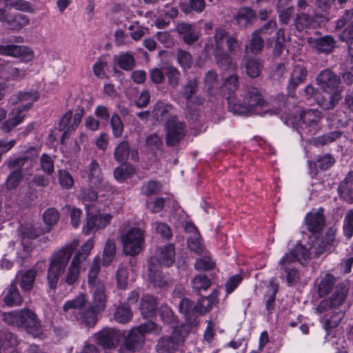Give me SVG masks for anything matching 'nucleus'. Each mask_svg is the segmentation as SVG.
<instances>
[{
	"instance_id": "obj_50",
	"label": "nucleus",
	"mask_w": 353,
	"mask_h": 353,
	"mask_svg": "<svg viewBox=\"0 0 353 353\" xmlns=\"http://www.w3.org/2000/svg\"><path fill=\"white\" fill-rule=\"evenodd\" d=\"M335 0H315L316 8L322 12L321 14H315L316 19H322L321 21H327L329 20V11L332 3Z\"/></svg>"
},
{
	"instance_id": "obj_56",
	"label": "nucleus",
	"mask_w": 353,
	"mask_h": 353,
	"mask_svg": "<svg viewBox=\"0 0 353 353\" xmlns=\"http://www.w3.org/2000/svg\"><path fill=\"white\" fill-rule=\"evenodd\" d=\"M130 146L127 141L121 142L115 148L114 156L119 163H125L129 157Z\"/></svg>"
},
{
	"instance_id": "obj_28",
	"label": "nucleus",
	"mask_w": 353,
	"mask_h": 353,
	"mask_svg": "<svg viewBox=\"0 0 353 353\" xmlns=\"http://www.w3.org/2000/svg\"><path fill=\"white\" fill-rule=\"evenodd\" d=\"M145 336L139 330L132 328L125 340V349L130 352L137 351L142 347Z\"/></svg>"
},
{
	"instance_id": "obj_2",
	"label": "nucleus",
	"mask_w": 353,
	"mask_h": 353,
	"mask_svg": "<svg viewBox=\"0 0 353 353\" xmlns=\"http://www.w3.org/2000/svg\"><path fill=\"white\" fill-rule=\"evenodd\" d=\"M79 245V241L73 240L59 250L54 251L49 259L47 280L50 288L57 287L60 275L65 271L68 262Z\"/></svg>"
},
{
	"instance_id": "obj_26",
	"label": "nucleus",
	"mask_w": 353,
	"mask_h": 353,
	"mask_svg": "<svg viewBox=\"0 0 353 353\" xmlns=\"http://www.w3.org/2000/svg\"><path fill=\"white\" fill-rule=\"evenodd\" d=\"M218 302V293L214 290L208 296L200 298L194 305V310L199 314L203 315L209 312L212 307Z\"/></svg>"
},
{
	"instance_id": "obj_31",
	"label": "nucleus",
	"mask_w": 353,
	"mask_h": 353,
	"mask_svg": "<svg viewBox=\"0 0 353 353\" xmlns=\"http://www.w3.org/2000/svg\"><path fill=\"white\" fill-rule=\"evenodd\" d=\"M307 70L303 65L297 64L291 75V79L288 85L289 94H294V91L296 88L301 83H303L307 77Z\"/></svg>"
},
{
	"instance_id": "obj_64",
	"label": "nucleus",
	"mask_w": 353,
	"mask_h": 353,
	"mask_svg": "<svg viewBox=\"0 0 353 353\" xmlns=\"http://www.w3.org/2000/svg\"><path fill=\"white\" fill-rule=\"evenodd\" d=\"M343 232L347 239H350L353 236V210H348L345 216Z\"/></svg>"
},
{
	"instance_id": "obj_38",
	"label": "nucleus",
	"mask_w": 353,
	"mask_h": 353,
	"mask_svg": "<svg viewBox=\"0 0 353 353\" xmlns=\"http://www.w3.org/2000/svg\"><path fill=\"white\" fill-rule=\"evenodd\" d=\"M203 88L210 94H214L218 87V75L214 70L208 71L203 77Z\"/></svg>"
},
{
	"instance_id": "obj_4",
	"label": "nucleus",
	"mask_w": 353,
	"mask_h": 353,
	"mask_svg": "<svg viewBox=\"0 0 353 353\" xmlns=\"http://www.w3.org/2000/svg\"><path fill=\"white\" fill-rule=\"evenodd\" d=\"M119 234L125 254L136 256L141 252L145 243V232L143 229L136 225H123Z\"/></svg>"
},
{
	"instance_id": "obj_15",
	"label": "nucleus",
	"mask_w": 353,
	"mask_h": 353,
	"mask_svg": "<svg viewBox=\"0 0 353 353\" xmlns=\"http://www.w3.org/2000/svg\"><path fill=\"white\" fill-rule=\"evenodd\" d=\"M301 120L303 125L306 133L314 134L320 128V121L322 118L321 112L318 110L308 109L303 111L300 114Z\"/></svg>"
},
{
	"instance_id": "obj_22",
	"label": "nucleus",
	"mask_w": 353,
	"mask_h": 353,
	"mask_svg": "<svg viewBox=\"0 0 353 353\" xmlns=\"http://www.w3.org/2000/svg\"><path fill=\"white\" fill-rule=\"evenodd\" d=\"M86 301L85 294L81 293L74 299L65 301L63 305V310L66 315H74L76 319L79 320L76 314L77 312L79 314L82 311L81 310L85 306Z\"/></svg>"
},
{
	"instance_id": "obj_58",
	"label": "nucleus",
	"mask_w": 353,
	"mask_h": 353,
	"mask_svg": "<svg viewBox=\"0 0 353 353\" xmlns=\"http://www.w3.org/2000/svg\"><path fill=\"white\" fill-rule=\"evenodd\" d=\"M331 316L325 322V329L329 330L336 327L344 317V312L341 310H330Z\"/></svg>"
},
{
	"instance_id": "obj_25",
	"label": "nucleus",
	"mask_w": 353,
	"mask_h": 353,
	"mask_svg": "<svg viewBox=\"0 0 353 353\" xmlns=\"http://www.w3.org/2000/svg\"><path fill=\"white\" fill-rule=\"evenodd\" d=\"M92 293V306L98 312L103 311L106 305L107 296L104 284H97L94 287H91Z\"/></svg>"
},
{
	"instance_id": "obj_1",
	"label": "nucleus",
	"mask_w": 353,
	"mask_h": 353,
	"mask_svg": "<svg viewBox=\"0 0 353 353\" xmlns=\"http://www.w3.org/2000/svg\"><path fill=\"white\" fill-rule=\"evenodd\" d=\"M228 110L239 115H251L257 112L259 108H264L265 101L259 90L253 86L247 85L241 94V98L235 96L228 97Z\"/></svg>"
},
{
	"instance_id": "obj_23",
	"label": "nucleus",
	"mask_w": 353,
	"mask_h": 353,
	"mask_svg": "<svg viewBox=\"0 0 353 353\" xmlns=\"http://www.w3.org/2000/svg\"><path fill=\"white\" fill-rule=\"evenodd\" d=\"M88 176L92 183L97 188L105 189L107 191L111 190L110 185L104 181L101 174V170L99 163L96 161H92L88 166Z\"/></svg>"
},
{
	"instance_id": "obj_57",
	"label": "nucleus",
	"mask_w": 353,
	"mask_h": 353,
	"mask_svg": "<svg viewBox=\"0 0 353 353\" xmlns=\"http://www.w3.org/2000/svg\"><path fill=\"white\" fill-rule=\"evenodd\" d=\"M116 252V245L113 241L108 239L103 252V264L105 266L109 265L112 261Z\"/></svg>"
},
{
	"instance_id": "obj_10",
	"label": "nucleus",
	"mask_w": 353,
	"mask_h": 353,
	"mask_svg": "<svg viewBox=\"0 0 353 353\" xmlns=\"http://www.w3.org/2000/svg\"><path fill=\"white\" fill-rule=\"evenodd\" d=\"M112 218V216L110 214L93 213L88 209L86 221L83 226V232L88 235L104 229L110 224Z\"/></svg>"
},
{
	"instance_id": "obj_30",
	"label": "nucleus",
	"mask_w": 353,
	"mask_h": 353,
	"mask_svg": "<svg viewBox=\"0 0 353 353\" xmlns=\"http://www.w3.org/2000/svg\"><path fill=\"white\" fill-rule=\"evenodd\" d=\"M336 231L334 228H330L326 231V233L322 239L318 248H314L312 252H314L316 256L321 254L323 252L330 250L331 248L334 245L336 241Z\"/></svg>"
},
{
	"instance_id": "obj_35",
	"label": "nucleus",
	"mask_w": 353,
	"mask_h": 353,
	"mask_svg": "<svg viewBox=\"0 0 353 353\" xmlns=\"http://www.w3.org/2000/svg\"><path fill=\"white\" fill-rule=\"evenodd\" d=\"M314 22L313 17L307 13L297 12L294 19L295 28L301 32L310 29Z\"/></svg>"
},
{
	"instance_id": "obj_12",
	"label": "nucleus",
	"mask_w": 353,
	"mask_h": 353,
	"mask_svg": "<svg viewBox=\"0 0 353 353\" xmlns=\"http://www.w3.org/2000/svg\"><path fill=\"white\" fill-rule=\"evenodd\" d=\"M347 294L345 286H337L330 299L321 301L316 307L320 313L330 311V310H340L339 307L344 303Z\"/></svg>"
},
{
	"instance_id": "obj_17",
	"label": "nucleus",
	"mask_w": 353,
	"mask_h": 353,
	"mask_svg": "<svg viewBox=\"0 0 353 353\" xmlns=\"http://www.w3.org/2000/svg\"><path fill=\"white\" fill-rule=\"evenodd\" d=\"M93 247V239H88L76 252L70 263V265L80 271H85L86 269L87 259Z\"/></svg>"
},
{
	"instance_id": "obj_16",
	"label": "nucleus",
	"mask_w": 353,
	"mask_h": 353,
	"mask_svg": "<svg viewBox=\"0 0 353 353\" xmlns=\"http://www.w3.org/2000/svg\"><path fill=\"white\" fill-rule=\"evenodd\" d=\"M290 256L284 255L279 262V267L285 272L288 285L292 286L299 281L300 274Z\"/></svg>"
},
{
	"instance_id": "obj_9",
	"label": "nucleus",
	"mask_w": 353,
	"mask_h": 353,
	"mask_svg": "<svg viewBox=\"0 0 353 353\" xmlns=\"http://www.w3.org/2000/svg\"><path fill=\"white\" fill-rule=\"evenodd\" d=\"M214 43L213 49L224 50V44H226L227 52L235 54L241 49V43L238 40L236 34H230L227 30L221 28L215 29L214 36Z\"/></svg>"
},
{
	"instance_id": "obj_18",
	"label": "nucleus",
	"mask_w": 353,
	"mask_h": 353,
	"mask_svg": "<svg viewBox=\"0 0 353 353\" xmlns=\"http://www.w3.org/2000/svg\"><path fill=\"white\" fill-rule=\"evenodd\" d=\"M306 42L312 49L325 53L331 52L335 46V41L330 36L319 37L316 34L307 37Z\"/></svg>"
},
{
	"instance_id": "obj_6",
	"label": "nucleus",
	"mask_w": 353,
	"mask_h": 353,
	"mask_svg": "<svg viewBox=\"0 0 353 353\" xmlns=\"http://www.w3.org/2000/svg\"><path fill=\"white\" fill-rule=\"evenodd\" d=\"M199 84L198 77H190L182 85L180 90V94L186 100L187 110L192 119L198 114V107L204 101L203 97L195 96L199 90Z\"/></svg>"
},
{
	"instance_id": "obj_34",
	"label": "nucleus",
	"mask_w": 353,
	"mask_h": 353,
	"mask_svg": "<svg viewBox=\"0 0 353 353\" xmlns=\"http://www.w3.org/2000/svg\"><path fill=\"white\" fill-rule=\"evenodd\" d=\"M37 271L35 269H30L19 273L20 276L19 286L23 291H30L32 289Z\"/></svg>"
},
{
	"instance_id": "obj_54",
	"label": "nucleus",
	"mask_w": 353,
	"mask_h": 353,
	"mask_svg": "<svg viewBox=\"0 0 353 353\" xmlns=\"http://www.w3.org/2000/svg\"><path fill=\"white\" fill-rule=\"evenodd\" d=\"M38 170L47 176H52L54 172V161L52 157L47 154H43L40 157Z\"/></svg>"
},
{
	"instance_id": "obj_24",
	"label": "nucleus",
	"mask_w": 353,
	"mask_h": 353,
	"mask_svg": "<svg viewBox=\"0 0 353 353\" xmlns=\"http://www.w3.org/2000/svg\"><path fill=\"white\" fill-rule=\"evenodd\" d=\"M305 224L307 230L316 233L323 230L325 226V217L321 212H311L305 217Z\"/></svg>"
},
{
	"instance_id": "obj_36",
	"label": "nucleus",
	"mask_w": 353,
	"mask_h": 353,
	"mask_svg": "<svg viewBox=\"0 0 353 353\" xmlns=\"http://www.w3.org/2000/svg\"><path fill=\"white\" fill-rule=\"evenodd\" d=\"M264 47V41L259 32L254 31L251 34V39L245 46V50H250L253 54L261 52Z\"/></svg>"
},
{
	"instance_id": "obj_62",
	"label": "nucleus",
	"mask_w": 353,
	"mask_h": 353,
	"mask_svg": "<svg viewBox=\"0 0 353 353\" xmlns=\"http://www.w3.org/2000/svg\"><path fill=\"white\" fill-rule=\"evenodd\" d=\"M116 281L117 288L119 289H125L128 282V269L126 266L121 265L116 272Z\"/></svg>"
},
{
	"instance_id": "obj_8",
	"label": "nucleus",
	"mask_w": 353,
	"mask_h": 353,
	"mask_svg": "<svg viewBox=\"0 0 353 353\" xmlns=\"http://www.w3.org/2000/svg\"><path fill=\"white\" fill-rule=\"evenodd\" d=\"M187 333L183 330L176 328L170 336L160 338L156 345L158 353H174L184 342Z\"/></svg>"
},
{
	"instance_id": "obj_5",
	"label": "nucleus",
	"mask_w": 353,
	"mask_h": 353,
	"mask_svg": "<svg viewBox=\"0 0 353 353\" xmlns=\"http://www.w3.org/2000/svg\"><path fill=\"white\" fill-rule=\"evenodd\" d=\"M3 320L12 326L24 327L28 333L35 337L41 335L43 332L37 315L30 310L4 313Z\"/></svg>"
},
{
	"instance_id": "obj_49",
	"label": "nucleus",
	"mask_w": 353,
	"mask_h": 353,
	"mask_svg": "<svg viewBox=\"0 0 353 353\" xmlns=\"http://www.w3.org/2000/svg\"><path fill=\"white\" fill-rule=\"evenodd\" d=\"M245 67L247 74L250 77L255 78L260 75L263 69V64L259 59L250 58L246 60Z\"/></svg>"
},
{
	"instance_id": "obj_32",
	"label": "nucleus",
	"mask_w": 353,
	"mask_h": 353,
	"mask_svg": "<svg viewBox=\"0 0 353 353\" xmlns=\"http://www.w3.org/2000/svg\"><path fill=\"white\" fill-rule=\"evenodd\" d=\"M157 303L156 299L150 294L143 296L140 304V310L144 318L153 316L157 312Z\"/></svg>"
},
{
	"instance_id": "obj_40",
	"label": "nucleus",
	"mask_w": 353,
	"mask_h": 353,
	"mask_svg": "<svg viewBox=\"0 0 353 353\" xmlns=\"http://www.w3.org/2000/svg\"><path fill=\"white\" fill-rule=\"evenodd\" d=\"M1 72L6 79L12 80L21 79L28 74L26 69L14 67L9 64L4 66Z\"/></svg>"
},
{
	"instance_id": "obj_27",
	"label": "nucleus",
	"mask_w": 353,
	"mask_h": 353,
	"mask_svg": "<svg viewBox=\"0 0 353 353\" xmlns=\"http://www.w3.org/2000/svg\"><path fill=\"white\" fill-rule=\"evenodd\" d=\"M312 252L301 244L297 243L295 247L285 255H290L292 262H299L304 265L307 263L311 259Z\"/></svg>"
},
{
	"instance_id": "obj_46",
	"label": "nucleus",
	"mask_w": 353,
	"mask_h": 353,
	"mask_svg": "<svg viewBox=\"0 0 353 353\" xmlns=\"http://www.w3.org/2000/svg\"><path fill=\"white\" fill-rule=\"evenodd\" d=\"M172 108L171 104L157 101L153 107L152 116L157 121H161Z\"/></svg>"
},
{
	"instance_id": "obj_42",
	"label": "nucleus",
	"mask_w": 353,
	"mask_h": 353,
	"mask_svg": "<svg viewBox=\"0 0 353 353\" xmlns=\"http://www.w3.org/2000/svg\"><path fill=\"white\" fill-rule=\"evenodd\" d=\"M3 301L6 305L10 307L19 305L22 303V298L16 285H10Z\"/></svg>"
},
{
	"instance_id": "obj_61",
	"label": "nucleus",
	"mask_w": 353,
	"mask_h": 353,
	"mask_svg": "<svg viewBox=\"0 0 353 353\" xmlns=\"http://www.w3.org/2000/svg\"><path fill=\"white\" fill-rule=\"evenodd\" d=\"M23 179V173L21 170H14L8 176L6 181V187L8 190H14L18 187Z\"/></svg>"
},
{
	"instance_id": "obj_3",
	"label": "nucleus",
	"mask_w": 353,
	"mask_h": 353,
	"mask_svg": "<svg viewBox=\"0 0 353 353\" xmlns=\"http://www.w3.org/2000/svg\"><path fill=\"white\" fill-rule=\"evenodd\" d=\"M316 81L323 91L328 94L327 97L323 96L318 99L319 105L324 110L333 109L341 98V90H339L340 77L332 70L325 69L318 74Z\"/></svg>"
},
{
	"instance_id": "obj_51",
	"label": "nucleus",
	"mask_w": 353,
	"mask_h": 353,
	"mask_svg": "<svg viewBox=\"0 0 353 353\" xmlns=\"http://www.w3.org/2000/svg\"><path fill=\"white\" fill-rule=\"evenodd\" d=\"M168 85L173 88L178 87L181 80V72L175 67L170 65L164 68Z\"/></svg>"
},
{
	"instance_id": "obj_29",
	"label": "nucleus",
	"mask_w": 353,
	"mask_h": 353,
	"mask_svg": "<svg viewBox=\"0 0 353 353\" xmlns=\"http://www.w3.org/2000/svg\"><path fill=\"white\" fill-rule=\"evenodd\" d=\"M50 231V228H44L40 225L26 224L21 226L20 236L23 239H35L40 235Z\"/></svg>"
},
{
	"instance_id": "obj_55",
	"label": "nucleus",
	"mask_w": 353,
	"mask_h": 353,
	"mask_svg": "<svg viewBox=\"0 0 353 353\" xmlns=\"http://www.w3.org/2000/svg\"><path fill=\"white\" fill-rule=\"evenodd\" d=\"M134 172L135 170L132 165L125 164L114 170V176L117 181L123 182L131 177Z\"/></svg>"
},
{
	"instance_id": "obj_47",
	"label": "nucleus",
	"mask_w": 353,
	"mask_h": 353,
	"mask_svg": "<svg viewBox=\"0 0 353 353\" xmlns=\"http://www.w3.org/2000/svg\"><path fill=\"white\" fill-rule=\"evenodd\" d=\"M335 285V278L331 274H326L321 280L319 288L318 294L319 296L323 297L328 294L333 289Z\"/></svg>"
},
{
	"instance_id": "obj_44",
	"label": "nucleus",
	"mask_w": 353,
	"mask_h": 353,
	"mask_svg": "<svg viewBox=\"0 0 353 353\" xmlns=\"http://www.w3.org/2000/svg\"><path fill=\"white\" fill-rule=\"evenodd\" d=\"M148 277L154 285L161 288L165 287L168 283L161 272L160 267H151L148 265Z\"/></svg>"
},
{
	"instance_id": "obj_37",
	"label": "nucleus",
	"mask_w": 353,
	"mask_h": 353,
	"mask_svg": "<svg viewBox=\"0 0 353 353\" xmlns=\"http://www.w3.org/2000/svg\"><path fill=\"white\" fill-rule=\"evenodd\" d=\"M100 258L97 256L92 261L90 268L88 274V283L89 286L94 287L97 284H103V283L98 278L100 271Z\"/></svg>"
},
{
	"instance_id": "obj_60",
	"label": "nucleus",
	"mask_w": 353,
	"mask_h": 353,
	"mask_svg": "<svg viewBox=\"0 0 353 353\" xmlns=\"http://www.w3.org/2000/svg\"><path fill=\"white\" fill-rule=\"evenodd\" d=\"M81 272L69 265L62 281L69 286H74L79 282Z\"/></svg>"
},
{
	"instance_id": "obj_20",
	"label": "nucleus",
	"mask_w": 353,
	"mask_h": 353,
	"mask_svg": "<svg viewBox=\"0 0 353 353\" xmlns=\"http://www.w3.org/2000/svg\"><path fill=\"white\" fill-rule=\"evenodd\" d=\"M39 93L35 91L32 92H20L16 95H12L10 98V103L12 105L19 103L23 109L26 110L30 109L32 104L39 99Z\"/></svg>"
},
{
	"instance_id": "obj_41",
	"label": "nucleus",
	"mask_w": 353,
	"mask_h": 353,
	"mask_svg": "<svg viewBox=\"0 0 353 353\" xmlns=\"http://www.w3.org/2000/svg\"><path fill=\"white\" fill-rule=\"evenodd\" d=\"M94 306H91L79 312L81 323L88 327H93L97 321V314L99 313Z\"/></svg>"
},
{
	"instance_id": "obj_11",
	"label": "nucleus",
	"mask_w": 353,
	"mask_h": 353,
	"mask_svg": "<svg viewBox=\"0 0 353 353\" xmlns=\"http://www.w3.org/2000/svg\"><path fill=\"white\" fill-rule=\"evenodd\" d=\"M175 261L174 248L172 244L159 247L152 256L148 260V265L151 267H170Z\"/></svg>"
},
{
	"instance_id": "obj_21",
	"label": "nucleus",
	"mask_w": 353,
	"mask_h": 353,
	"mask_svg": "<svg viewBox=\"0 0 353 353\" xmlns=\"http://www.w3.org/2000/svg\"><path fill=\"white\" fill-rule=\"evenodd\" d=\"M215 61L223 70H236L237 64L235 60L224 50L213 49Z\"/></svg>"
},
{
	"instance_id": "obj_7",
	"label": "nucleus",
	"mask_w": 353,
	"mask_h": 353,
	"mask_svg": "<svg viewBox=\"0 0 353 353\" xmlns=\"http://www.w3.org/2000/svg\"><path fill=\"white\" fill-rule=\"evenodd\" d=\"M165 143L168 146H174L183 139L186 134V125L175 115H170L165 122Z\"/></svg>"
},
{
	"instance_id": "obj_33",
	"label": "nucleus",
	"mask_w": 353,
	"mask_h": 353,
	"mask_svg": "<svg viewBox=\"0 0 353 353\" xmlns=\"http://www.w3.org/2000/svg\"><path fill=\"white\" fill-rule=\"evenodd\" d=\"M340 196L347 201L353 199V171L350 172L338 188Z\"/></svg>"
},
{
	"instance_id": "obj_63",
	"label": "nucleus",
	"mask_w": 353,
	"mask_h": 353,
	"mask_svg": "<svg viewBox=\"0 0 353 353\" xmlns=\"http://www.w3.org/2000/svg\"><path fill=\"white\" fill-rule=\"evenodd\" d=\"M177 62L183 70H189L192 65L191 54L183 50L179 49L176 52Z\"/></svg>"
},
{
	"instance_id": "obj_14",
	"label": "nucleus",
	"mask_w": 353,
	"mask_h": 353,
	"mask_svg": "<svg viewBox=\"0 0 353 353\" xmlns=\"http://www.w3.org/2000/svg\"><path fill=\"white\" fill-rule=\"evenodd\" d=\"M84 114V110H77L74 114L70 110L68 111L61 119L58 129L63 131V139L74 132L79 125Z\"/></svg>"
},
{
	"instance_id": "obj_19",
	"label": "nucleus",
	"mask_w": 353,
	"mask_h": 353,
	"mask_svg": "<svg viewBox=\"0 0 353 353\" xmlns=\"http://www.w3.org/2000/svg\"><path fill=\"white\" fill-rule=\"evenodd\" d=\"M0 54L14 57H23L30 60L33 57L32 50L26 46L19 45H0Z\"/></svg>"
},
{
	"instance_id": "obj_48",
	"label": "nucleus",
	"mask_w": 353,
	"mask_h": 353,
	"mask_svg": "<svg viewBox=\"0 0 353 353\" xmlns=\"http://www.w3.org/2000/svg\"><path fill=\"white\" fill-rule=\"evenodd\" d=\"M255 17V13L252 9L243 7L239 10L236 19L239 25L246 27Z\"/></svg>"
},
{
	"instance_id": "obj_39",
	"label": "nucleus",
	"mask_w": 353,
	"mask_h": 353,
	"mask_svg": "<svg viewBox=\"0 0 353 353\" xmlns=\"http://www.w3.org/2000/svg\"><path fill=\"white\" fill-rule=\"evenodd\" d=\"M117 65L122 70L130 71L135 66V59L133 55L128 52L119 53L114 57Z\"/></svg>"
},
{
	"instance_id": "obj_43",
	"label": "nucleus",
	"mask_w": 353,
	"mask_h": 353,
	"mask_svg": "<svg viewBox=\"0 0 353 353\" xmlns=\"http://www.w3.org/2000/svg\"><path fill=\"white\" fill-rule=\"evenodd\" d=\"M345 28V32L351 33L353 31V8L345 11L344 14L336 22V29Z\"/></svg>"
},
{
	"instance_id": "obj_59",
	"label": "nucleus",
	"mask_w": 353,
	"mask_h": 353,
	"mask_svg": "<svg viewBox=\"0 0 353 353\" xmlns=\"http://www.w3.org/2000/svg\"><path fill=\"white\" fill-rule=\"evenodd\" d=\"M6 6L14 8L19 11L34 13L31 3L25 0H4Z\"/></svg>"
},
{
	"instance_id": "obj_53",
	"label": "nucleus",
	"mask_w": 353,
	"mask_h": 353,
	"mask_svg": "<svg viewBox=\"0 0 353 353\" xmlns=\"http://www.w3.org/2000/svg\"><path fill=\"white\" fill-rule=\"evenodd\" d=\"M114 317L115 321L118 323H126L131 320L132 312L127 305H121L116 308Z\"/></svg>"
},
{
	"instance_id": "obj_52",
	"label": "nucleus",
	"mask_w": 353,
	"mask_h": 353,
	"mask_svg": "<svg viewBox=\"0 0 353 353\" xmlns=\"http://www.w3.org/2000/svg\"><path fill=\"white\" fill-rule=\"evenodd\" d=\"M211 285L210 279L205 274H198L195 276L191 281V285L195 292L201 290H206Z\"/></svg>"
},
{
	"instance_id": "obj_45",
	"label": "nucleus",
	"mask_w": 353,
	"mask_h": 353,
	"mask_svg": "<svg viewBox=\"0 0 353 353\" xmlns=\"http://www.w3.org/2000/svg\"><path fill=\"white\" fill-rule=\"evenodd\" d=\"M6 23L12 30H21L29 23V19L26 15L17 13L9 16L6 19Z\"/></svg>"
},
{
	"instance_id": "obj_13",
	"label": "nucleus",
	"mask_w": 353,
	"mask_h": 353,
	"mask_svg": "<svg viewBox=\"0 0 353 353\" xmlns=\"http://www.w3.org/2000/svg\"><path fill=\"white\" fill-rule=\"evenodd\" d=\"M92 339L104 349L115 347L120 341V333L115 329L105 327L93 334Z\"/></svg>"
}]
</instances>
